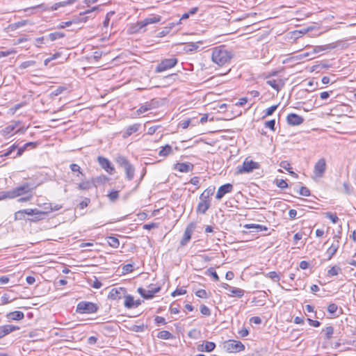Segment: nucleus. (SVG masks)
Returning <instances> with one entry per match:
<instances>
[{
  "label": "nucleus",
  "instance_id": "obj_1",
  "mask_svg": "<svg viewBox=\"0 0 356 356\" xmlns=\"http://www.w3.org/2000/svg\"><path fill=\"white\" fill-rule=\"evenodd\" d=\"M232 57V51L225 45L218 46L212 49L211 60L219 66L229 63Z\"/></svg>",
  "mask_w": 356,
  "mask_h": 356
},
{
  "label": "nucleus",
  "instance_id": "obj_2",
  "mask_svg": "<svg viewBox=\"0 0 356 356\" xmlns=\"http://www.w3.org/2000/svg\"><path fill=\"white\" fill-rule=\"evenodd\" d=\"M32 191V188L28 183L19 186L10 191L0 193V200L4 199H13L22 195L28 194Z\"/></svg>",
  "mask_w": 356,
  "mask_h": 356
},
{
  "label": "nucleus",
  "instance_id": "obj_3",
  "mask_svg": "<svg viewBox=\"0 0 356 356\" xmlns=\"http://www.w3.org/2000/svg\"><path fill=\"white\" fill-rule=\"evenodd\" d=\"M98 310V306L91 302L81 301L76 306V312L79 314H93Z\"/></svg>",
  "mask_w": 356,
  "mask_h": 356
},
{
  "label": "nucleus",
  "instance_id": "obj_4",
  "mask_svg": "<svg viewBox=\"0 0 356 356\" xmlns=\"http://www.w3.org/2000/svg\"><path fill=\"white\" fill-rule=\"evenodd\" d=\"M260 168V165L259 163L248 161L247 159L243 161V165L241 166L237 167V173L243 174V173H250L252 172L255 169H259Z\"/></svg>",
  "mask_w": 356,
  "mask_h": 356
},
{
  "label": "nucleus",
  "instance_id": "obj_5",
  "mask_svg": "<svg viewBox=\"0 0 356 356\" xmlns=\"http://www.w3.org/2000/svg\"><path fill=\"white\" fill-rule=\"evenodd\" d=\"M224 348L229 353H237L243 350L245 346L239 341L228 340L224 343Z\"/></svg>",
  "mask_w": 356,
  "mask_h": 356
},
{
  "label": "nucleus",
  "instance_id": "obj_6",
  "mask_svg": "<svg viewBox=\"0 0 356 356\" xmlns=\"http://www.w3.org/2000/svg\"><path fill=\"white\" fill-rule=\"evenodd\" d=\"M177 63V59L175 58H165L156 66V72H162L173 67Z\"/></svg>",
  "mask_w": 356,
  "mask_h": 356
},
{
  "label": "nucleus",
  "instance_id": "obj_7",
  "mask_svg": "<svg viewBox=\"0 0 356 356\" xmlns=\"http://www.w3.org/2000/svg\"><path fill=\"white\" fill-rule=\"evenodd\" d=\"M161 17L159 15H153L152 17L145 18V19L138 22L136 24V25L134 27V29H135L134 31H140L142 29L150 24L158 23L161 21Z\"/></svg>",
  "mask_w": 356,
  "mask_h": 356
},
{
  "label": "nucleus",
  "instance_id": "obj_8",
  "mask_svg": "<svg viewBox=\"0 0 356 356\" xmlns=\"http://www.w3.org/2000/svg\"><path fill=\"white\" fill-rule=\"evenodd\" d=\"M327 165L326 161L324 158L320 159L314 165V175L318 178L323 176L326 170Z\"/></svg>",
  "mask_w": 356,
  "mask_h": 356
},
{
  "label": "nucleus",
  "instance_id": "obj_9",
  "mask_svg": "<svg viewBox=\"0 0 356 356\" xmlns=\"http://www.w3.org/2000/svg\"><path fill=\"white\" fill-rule=\"evenodd\" d=\"M160 287L149 286L148 289H145L142 287L138 289V293L145 299H151L154 297V294L160 291Z\"/></svg>",
  "mask_w": 356,
  "mask_h": 356
},
{
  "label": "nucleus",
  "instance_id": "obj_10",
  "mask_svg": "<svg viewBox=\"0 0 356 356\" xmlns=\"http://www.w3.org/2000/svg\"><path fill=\"white\" fill-rule=\"evenodd\" d=\"M127 290L124 287L113 288L108 294V298L112 300H120L124 298Z\"/></svg>",
  "mask_w": 356,
  "mask_h": 356
},
{
  "label": "nucleus",
  "instance_id": "obj_11",
  "mask_svg": "<svg viewBox=\"0 0 356 356\" xmlns=\"http://www.w3.org/2000/svg\"><path fill=\"white\" fill-rule=\"evenodd\" d=\"M97 161L99 164L101 165V167L104 169L110 175H113L115 171V168L112 165L110 161L103 156H98L97 157Z\"/></svg>",
  "mask_w": 356,
  "mask_h": 356
},
{
  "label": "nucleus",
  "instance_id": "obj_12",
  "mask_svg": "<svg viewBox=\"0 0 356 356\" xmlns=\"http://www.w3.org/2000/svg\"><path fill=\"white\" fill-rule=\"evenodd\" d=\"M19 124V122H11V124H10L1 131V135L6 138H10L11 136L14 134L15 130Z\"/></svg>",
  "mask_w": 356,
  "mask_h": 356
},
{
  "label": "nucleus",
  "instance_id": "obj_13",
  "mask_svg": "<svg viewBox=\"0 0 356 356\" xmlns=\"http://www.w3.org/2000/svg\"><path fill=\"white\" fill-rule=\"evenodd\" d=\"M287 123L292 126H298L304 122V118L296 113H290L286 117Z\"/></svg>",
  "mask_w": 356,
  "mask_h": 356
},
{
  "label": "nucleus",
  "instance_id": "obj_14",
  "mask_svg": "<svg viewBox=\"0 0 356 356\" xmlns=\"http://www.w3.org/2000/svg\"><path fill=\"white\" fill-rule=\"evenodd\" d=\"M232 191L233 185L231 184H225L219 187L216 195V198L217 200H220L225 194L231 193Z\"/></svg>",
  "mask_w": 356,
  "mask_h": 356
},
{
  "label": "nucleus",
  "instance_id": "obj_15",
  "mask_svg": "<svg viewBox=\"0 0 356 356\" xmlns=\"http://www.w3.org/2000/svg\"><path fill=\"white\" fill-rule=\"evenodd\" d=\"M211 207V200L200 199V202L196 208V212L200 214H204Z\"/></svg>",
  "mask_w": 356,
  "mask_h": 356
},
{
  "label": "nucleus",
  "instance_id": "obj_16",
  "mask_svg": "<svg viewBox=\"0 0 356 356\" xmlns=\"http://www.w3.org/2000/svg\"><path fill=\"white\" fill-rule=\"evenodd\" d=\"M19 329V327L18 326H15L10 324L0 326V339L14 331L18 330Z\"/></svg>",
  "mask_w": 356,
  "mask_h": 356
},
{
  "label": "nucleus",
  "instance_id": "obj_17",
  "mask_svg": "<svg viewBox=\"0 0 356 356\" xmlns=\"http://www.w3.org/2000/svg\"><path fill=\"white\" fill-rule=\"evenodd\" d=\"M174 168L181 172H188L193 170V165L191 163H177Z\"/></svg>",
  "mask_w": 356,
  "mask_h": 356
},
{
  "label": "nucleus",
  "instance_id": "obj_18",
  "mask_svg": "<svg viewBox=\"0 0 356 356\" xmlns=\"http://www.w3.org/2000/svg\"><path fill=\"white\" fill-rule=\"evenodd\" d=\"M216 348L215 343L212 341H204L202 344L197 346V350L200 352H211Z\"/></svg>",
  "mask_w": 356,
  "mask_h": 356
},
{
  "label": "nucleus",
  "instance_id": "obj_19",
  "mask_svg": "<svg viewBox=\"0 0 356 356\" xmlns=\"http://www.w3.org/2000/svg\"><path fill=\"white\" fill-rule=\"evenodd\" d=\"M99 9V6H95L92 8L90 10H87L83 13H81L79 15V17H78L76 19H74V22H85L87 21L88 18L89 17L85 16L86 15L90 14L92 12L97 10Z\"/></svg>",
  "mask_w": 356,
  "mask_h": 356
},
{
  "label": "nucleus",
  "instance_id": "obj_20",
  "mask_svg": "<svg viewBox=\"0 0 356 356\" xmlns=\"http://www.w3.org/2000/svg\"><path fill=\"white\" fill-rule=\"evenodd\" d=\"M140 127V124L136 123L128 127L123 132L122 137L127 138L132 134L137 132Z\"/></svg>",
  "mask_w": 356,
  "mask_h": 356
},
{
  "label": "nucleus",
  "instance_id": "obj_21",
  "mask_svg": "<svg viewBox=\"0 0 356 356\" xmlns=\"http://www.w3.org/2000/svg\"><path fill=\"white\" fill-rule=\"evenodd\" d=\"M192 233H193L192 228L190 226H188L184 231L183 238L181 239V241L180 242L181 245L184 246L188 243V242L191 238Z\"/></svg>",
  "mask_w": 356,
  "mask_h": 356
},
{
  "label": "nucleus",
  "instance_id": "obj_22",
  "mask_svg": "<svg viewBox=\"0 0 356 356\" xmlns=\"http://www.w3.org/2000/svg\"><path fill=\"white\" fill-rule=\"evenodd\" d=\"M24 317V314L23 312L20 311H15L10 312L7 314V318L10 320L13 321H19L23 319Z\"/></svg>",
  "mask_w": 356,
  "mask_h": 356
},
{
  "label": "nucleus",
  "instance_id": "obj_23",
  "mask_svg": "<svg viewBox=\"0 0 356 356\" xmlns=\"http://www.w3.org/2000/svg\"><path fill=\"white\" fill-rule=\"evenodd\" d=\"M215 191V187H209L205 189L203 193L200 195V199H203L206 200H210L209 197L213 195Z\"/></svg>",
  "mask_w": 356,
  "mask_h": 356
},
{
  "label": "nucleus",
  "instance_id": "obj_24",
  "mask_svg": "<svg viewBox=\"0 0 356 356\" xmlns=\"http://www.w3.org/2000/svg\"><path fill=\"white\" fill-rule=\"evenodd\" d=\"M229 292V293L228 295L231 297L241 298L244 295V291L243 289L233 286H232Z\"/></svg>",
  "mask_w": 356,
  "mask_h": 356
},
{
  "label": "nucleus",
  "instance_id": "obj_25",
  "mask_svg": "<svg viewBox=\"0 0 356 356\" xmlns=\"http://www.w3.org/2000/svg\"><path fill=\"white\" fill-rule=\"evenodd\" d=\"M339 241H337V244L332 243L330 247L327 250L326 254H327V259L330 260L337 253L339 245Z\"/></svg>",
  "mask_w": 356,
  "mask_h": 356
},
{
  "label": "nucleus",
  "instance_id": "obj_26",
  "mask_svg": "<svg viewBox=\"0 0 356 356\" xmlns=\"http://www.w3.org/2000/svg\"><path fill=\"white\" fill-rule=\"evenodd\" d=\"M172 152L173 151L172 147L169 145H165L164 147L161 148V149H160V151L159 152V155L160 156L165 157L172 154Z\"/></svg>",
  "mask_w": 356,
  "mask_h": 356
},
{
  "label": "nucleus",
  "instance_id": "obj_27",
  "mask_svg": "<svg viewBox=\"0 0 356 356\" xmlns=\"http://www.w3.org/2000/svg\"><path fill=\"white\" fill-rule=\"evenodd\" d=\"M124 298V305L125 307L128 309L134 308V300L133 296L126 294Z\"/></svg>",
  "mask_w": 356,
  "mask_h": 356
},
{
  "label": "nucleus",
  "instance_id": "obj_28",
  "mask_svg": "<svg viewBox=\"0 0 356 356\" xmlns=\"http://www.w3.org/2000/svg\"><path fill=\"white\" fill-rule=\"evenodd\" d=\"M281 82V80L275 79H268L266 81V83L277 91H279L280 90V88L282 86V85L280 84Z\"/></svg>",
  "mask_w": 356,
  "mask_h": 356
},
{
  "label": "nucleus",
  "instance_id": "obj_29",
  "mask_svg": "<svg viewBox=\"0 0 356 356\" xmlns=\"http://www.w3.org/2000/svg\"><path fill=\"white\" fill-rule=\"evenodd\" d=\"M245 227L248 229H254V230L253 232H257L266 231L268 229L266 226L258 224H249L246 225Z\"/></svg>",
  "mask_w": 356,
  "mask_h": 356
},
{
  "label": "nucleus",
  "instance_id": "obj_30",
  "mask_svg": "<svg viewBox=\"0 0 356 356\" xmlns=\"http://www.w3.org/2000/svg\"><path fill=\"white\" fill-rule=\"evenodd\" d=\"M93 184L89 180L82 181L78 184L77 188L79 190H89L92 188Z\"/></svg>",
  "mask_w": 356,
  "mask_h": 356
},
{
  "label": "nucleus",
  "instance_id": "obj_31",
  "mask_svg": "<svg viewBox=\"0 0 356 356\" xmlns=\"http://www.w3.org/2000/svg\"><path fill=\"white\" fill-rule=\"evenodd\" d=\"M322 332L325 334V338L330 340L334 334V327L332 326H327L322 330Z\"/></svg>",
  "mask_w": 356,
  "mask_h": 356
},
{
  "label": "nucleus",
  "instance_id": "obj_32",
  "mask_svg": "<svg viewBox=\"0 0 356 356\" xmlns=\"http://www.w3.org/2000/svg\"><path fill=\"white\" fill-rule=\"evenodd\" d=\"M124 170L126 172V177L128 180H131L134 177V168L131 164L127 167L124 168Z\"/></svg>",
  "mask_w": 356,
  "mask_h": 356
},
{
  "label": "nucleus",
  "instance_id": "obj_33",
  "mask_svg": "<svg viewBox=\"0 0 356 356\" xmlns=\"http://www.w3.org/2000/svg\"><path fill=\"white\" fill-rule=\"evenodd\" d=\"M107 241H108V243L109 244V245L114 248H117L120 245V241H119L118 238H117L115 236L108 237Z\"/></svg>",
  "mask_w": 356,
  "mask_h": 356
},
{
  "label": "nucleus",
  "instance_id": "obj_34",
  "mask_svg": "<svg viewBox=\"0 0 356 356\" xmlns=\"http://www.w3.org/2000/svg\"><path fill=\"white\" fill-rule=\"evenodd\" d=\"M280 166L281 168H284V169H285V170H288V171H289V172L291 175H293L294 177H298V175H297V174H296V173H295L294 172H293V171H291V170H290V169H291V168H290V163H289L287 161H282V162L280 163Z\"/></svg>",
  "mask_w": 356,
  "mask_h": 356
},
{
  "label": "nucleus",
  "instance_id": "obj_35",
  "mask_svg": "<svg viewBox=\"0 0 356 356\" xmlns=\"http://www.w3.org/2000/svg\"><path fill=\"white\" fill-rule=\"evenodd\" d=\"M158 337L162 339H170L172 337V334L167 330H162L159 332Z\"/></svg>",
  "mask_w": 356,
  "mask_h": 356
},
{
  "label": "nucleus",
  "instance_id": "obj_36",
  "mask_svg": "<svg viewBox=\"0 0 356 356\" xmlns=\"http://www.w3.org/2000/svg\"><path fill=\"white\" fill-rule=\"evenodd\" d=\"M265 277L271 279L274 282H278L280 279V275L275 271H271L264 275Z\"/></svg>",
  "mask_w": 356,
  "mask_h": 356
},
{
  "label": "nucleus",
  "instance_id": "obj_37",
  "mask_svg": "<svg viewBox=\"0 0 356 356\" xmlns=\"http://www.w3.org/2000/svg\"><path fill=\"white\" fill-rule=\"evenodd\" d=\"M118 164L124 168L131 165L129 161L124 156H119L117 159Z\"/></svg>",
  "mask_w": 356,
  "mask_h": 356
},
{
  "label": "nucleus",
  "instance_id": "obj_38",
  "mask_svg": "<svg viewBox=\"0 0 356 356\" xmlns=\"http://www.w3.org/2000/svg\"><path fill=\"white\" fill-rule=\"evenodd\" d=\"M17 148V145H15V144H13L8 149L7 152H3V153H1L0 152V156L1 157H3V156H10L12 154V153Z\"/></svg>",
  "mask_w": 356,
  "mask_h": 356
},
{
  "label": "nucleus",
  "instance_id": "obj_39",
  "mask_svg": "<svg viewBox=\"0 0 356 356\" xmlns=\"http://www.w3.org/2000/svg\"><path fill=\"white\" fill-rule=\"evenodd\" d=\"M35 64H36V62L35 60L24 61L21 63V65H19V68L20 69H26V68H28L30 67H33L35 65Z\"/></svg>",
  "mask_w": 356,
  "mask_h": 356
},
{
  "label": "nucleus",
  "instance_id": "obj_40",
  "mask_svg": "<svg viewBox=\"0 0 356 356\" xmlns=\"http://www.w3.org/2000/svg\"><path fill=\"white\" fill-rule=\"evenodd\" d=\"M341 270L340 267L334 266H332L328 271L327 274L329 276H336L339 274V271Z\"/></svg>",
  "mask_w": 356,
  "mask_h": 356
},
{
  "label": "nucleus",
  "instance_id": "obj_41",
  "mask_svg": "<svg viewBox=\"0 0 356 356\" xmlns=\"http://www.w3.org/2000/svg\"><path fill=\"white\" fill-rule=\"evenodd\" d=\"M64 34L62 33H60V32H54V33H51L49 35V38L50 39V40L51 41H54L57 39H59V38H63L64 37Z\"/></svg>",
  "mask_w": 356,
  "mask_h": 356
},
{
  "label": "nucleus",
  "instance_id": "obj_42",
  "mask_svg": "<svg viewBox=\"0 0 356 356\" xmlns=\"http://www.w3.org/2000/svg\"><path fill=\"white\" fill-rule=\"evenodd\" d=\"M115 14V12L114 11H110L108 12L106 15V17L104 19V21L103 22V25L104 27H108V25H109V22H110V19H111V17Z\"/></svg>",
  "mask_w": 356,
  "mask_h": 356
},
{
  "label": "nucleus",
  "instance_id": "obj_43",
  "mask_svg": "<svg viewBox=\"0 0 356 356\" xmlns=\"http://www.w3.org/2000/svg\"><path fill=\"white\" fill-rule=\"evenodd\" d=\"M298 57L300 58H309V59H312L314 58V52L312 51L303 52L299 54Z\"/></svg>",
  "mask_w": 356,
  "mask_h": 356
},
{
  "label": "nucleus",
  "instance_id": "obj_44",
  "mask_svg": "<svg viewBox=\"0 0 356 356\" xmlns=\"http://www.w3.org/2000/svg\"><path fill=\"white\" fill-rule=\"evenodd\" d=\"M134 270V266L131 264H127L122 266V273H129L132 272Z\"/></svg>",
  "mask_w": 356,
  "mask_h": 356
},
{
  "label": "nucleus",
  "instance_id": "obj_45",
  "mask_svg": "<svg viewBox=\"0 0 356 356\" xmlns=\"http://www.w3.org/2000/svg\"><path fill=\"white\" fill-rule=\"evenodd\" d=\"M70 170H71L72 172H78V173H79V175L80 174V175H83V172H82V171H81V170L80 166H79V165L76 164V163H72V164H71V165H70Z\"/></svg>",
  "mask_w": 356,
  "mask_h": 356
},
{
  "label": "nucleus",
  "instance_id": "obj_46",
  "mask_svg": "<svg viewBox=\"0 0 356 356\" xmlns=\"http://www.w3.org/2000/svg\"><path fill=\"white\" fill-rule=\"evenodd\" d=\"M326 217L329 218L334 224L337 223L339 220L336 214L330 212L326 213Z\"/></svg>",
  "mask_w": 356,
  "mask_h": 356
},
{
  "label": "nucleus",
  "instance_id": "obj_47",
  "mask_svg": "<svg viewBox=\"0 0 356 356\" xmlns=\"http://www.w3.org/2000/svg\"><path fill=\"white\" fill-rule=\"evenodd\" d=\"M26 213L23 210H19L15 213V219L17 220H24L25 218Z\"/></svg>",
  "mask_w": 356,
  "mask_h": 356
},
{
  "label": "nucleus",
  "instance_id": "obj_48",
  "mask_svg": "<svg viewBox=\"0 0 356 356\" xmlns=\"http://www.w3.org/2000/svg\"><path fill=\"white\" fill-rule=\"evenodd\" d=\"M337 309H338V307L336 304L334 303H331L328 306H327V312L330 314H334L336 313V312L337 311Z\"/></svg>",
  "mask_w": 356,
  "mask_h": 356
},
{
  "label": "nucleus",
  "instance_id": "obj_49",
  "mask_svg": "<svg viewBox=\"0 0 356 356\" xmlns=\"http://www.w3.org/2000/svg\"><path fill=\"white\" fill-rule=\"evenodd\" d=\"M276 185L277 187L284 189L288 187V184L284 179H276Z\"/></svg>",
  "mask_w": 356,
  "mask_h": 356
},
{
  "label": "nucleus",
  "instance_id": "obj_50",
  "mask_svg": "<svg viewBox=\"0 0 356 356\" xmlns=\"http://www.w3.org/2000/svg\"><path fill=\"white\" fill-rule=\"evenodd\" d=\"M24 211L26 213V215H29V216H33L35 214H41L42 213L38 209H24Z\"/></svg>",
  "mask_w": 356,
  "mask_h": 356
},
{
  "label": "nucleus",
  "instance_id": "obj_51",
  "mask_svg": "<svg viewBox=\"0 0 356 356\" xmlns=\"http://www.w3.org/2000/svg\"><path fill=\"white\" fill-rule=\"evenodd\" d=\"M110 200L113 202L115 201L119 197V192L118 191H111L108 195Z\"/></svg>",
  "mask_w": 356,
  "mask_h": 356
},
{
  "label": "nucleus",
  "instance_id": "obj_52",
  "mask_svg": "<svg viewBox=\"0 0 356 356\" xmlns=\"http://www.w3.org/2000/svg\"><path fill=\"white\" fill-rule=\"evenodd\" d=\"M277 106L278 105H274L268 108L265 111V116L271 115L276 111Z\"/></svg>",
  "mask_w": 356,
  "mask_h": 356
},
{
  "label": "nucleus",
  "instance_id": "obj_53",
  "mask_svg": "<svg viewBox=\"0 0 356 356\" xmlns=\"http://www.w3.org/2000/svg\"><path fill=\"white\" fill-rule=\"evenodd\" d=\"M200 312L205 316L211 315V311L209 308L204 305L200 307Z\"/></svg>",
  "mask_w": 356,
  "mask_h": 356
},
{
  "label": "nucleus",
  "instance_id": "obj_54",
  "mask_svg": "<svg viewBox=\"0 0 356 356\" xmlns=\"http://www.w3.org/2000/svg\"><path fill=\"white\" fill-rule=\"evenodd\" d=\"M299 193H300V195H303V196H306V197L310 195L309 190L307 187H305V186H302L300 188Z\"/></svg>",
  "mask_w": 356,
  "mask_h": 356
},
{
  "label": "nucleus",
  "instance_id": "obj_55",
  "mask_svg": "<svg viewBox=\"0 0 356 356\" xmlns=\"http://www.w3.org/2000/svg\"><path fill=\"white\" fill-rule=\"evenodd\" d=\"M195 295L201 298H207V293L204 289H200L195 292Z\"/></svg>",
  "mask_w": 356,
  "mask_h": 356
},
{
  "label": "nucleus",
  "instance_id": "obj_56",
  "mask_svg": "<svg viewBox=\"0 0 356 356\" xmlns=\"http://www.w3.org/2000/svg\"><path fill=\"white\" fill-rule=\"evenodd\" d=\"M150 108H151L150 105L147 104L145 105H143V106H140L138 109L137 113L138 114H140V113H145V112L149 111Z\"/></svg>",
  "mask_w": 356,
  "mask_h": 356
},
{
  "label": "nucleus",
  "instance_id": "obj_57",
  "mask_svg": "<svg viewBox=\"0 0 356 356\" xmlns=\"http://www.w3.org/2000/svg\"><path fill=\"white\" fill-rule=\"evenodd\" d=\"M275 125V120H271L265 122V127L269 128L270 129L274 131Z\"/></svg>",
  "mask_w": 356,
  "mask_h": 356
},
{
  "label": "nucleus",
  "instance_id": "obj_58",
  "mask_svg": "<svg viewBox=\"0 0 356 356\" xmlns=\"http://www.w3.org/2000/svg\"><path fill=\"white\" fill-rule=\"evenodd\" d=\"M186 293V291L183 289H177L175 291L172 293V296L175 297L176 296L184 295Z\"/></svg>",
  "mask_w": 356,
  "mask_h": 356
},
{
  "label": "nucleus",
  "instance_id": "obj_59",
  "mask_svg": "<svg viewBox=\"0 0 356 356\" xmlns=\"http://www.w3.org/2000/svg\"><path fill=\"white\" fill-rule=\"evenodd\" d=\"M327 47H322V46H316L312 48V51L314 52V55H315L317 53H319L320 51L326 50Z\"/></svg>",
  "mask_w": 356,
  "mask_h": 356
},
{
  "label": "nucleus",
  "instance_id": "obj_60",
  "mask_svg": "<svg viewBox=\"0 0 356 356\" xmlns=\"http://www.w3.org/2000/svg\"><path fill=\"white\" fill-rule=\"evenodd\" d=\"M32 197H33L32 194H31L29 193L28 195L19 198L17 201L19 202H28V201H30L32 199Z\"/></svg>",
  "mask_w": 356,
  "mask_h": 356
},
{
  "label": "nucleus",
  "instance_id": "obj_61",
  "mask_svg": "<svg viewBox=\"0 0 356 356\" xmlns=\"http://www.w3.org/2000/svg\"><path fill=\"white\" fill-rule=\"evenodd\" d=\"M248 102L247 97L240 98L239 100L235 104L236 106H242Z\"/></svg>",
  "mask_w": 356,
  "mask_h": 356
},
{
  "label": "nucleus",
  "instance_id": "obj_62",
  "mask_svg": "<svg viewBox=\"0 0 356 356\" xmlns=\"http://www.w3.org/2000/svg\"><path fill=\"white\" fill-rule=\"evenodd\" d=\"M90 199L88 198H85L80 204H79V207L80 209H83L84 208H86L88 204L90 203Z\"/></svg>",
  "mask_w": 356,
  "mask_h": 356
},
{
  "label": "nucleus",
  "instance_id": "obj_63",
  "mask_svg": "<svg viewBox=\"0 0 356 356\" xmlns=\"http://www.w3.org/2000/svg\"><path fill=\"white\" fill-rule=\"evenodd\" d=\"M307 321L309 322V324L311 326H314L315 327H318L321 325V323L319 321H314V320H312V319H310V318H308Z\"/></svg>",
  "mask_w": 356,
  "mask_h": 356
},
{
  "label": "nucleus",
  "instance_id": "obj_64",
  "mask_svg": "<svg viewBox=\"0 0 356 356\" xmlns=\"http://www.w3.org/2000/svg\"><path fill=\"white\" fill-rule=\"evenodd\" d=\"M156 227H158V225L156 223H149V224H145L143 225V229H153V228H156Z\"/></svg>",
  "mask_w": 356,
  "mask_h": 356
}]
</instances>
